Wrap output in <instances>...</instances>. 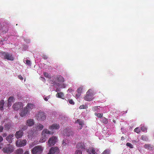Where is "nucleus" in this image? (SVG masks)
I'll use <instances>...</instances> for the list:
<instances>
[{"label": "nucleus", "instance_id": "e433bc0d", "mask_svg": "<svg viewBox=\"0 0 154 154\" xmlns=\"http://www.w3.org/2000/svg\"><path fill=\"white\" fill-rule=\"evenodd\" d=\"M110 150L109 149H106L104 150L102 154H109Z\"/></svg>", "mask_w": 154, "mask_h": 154}, {"label": "nucleus", "instance_id": "aec40b11", "mask_svg": "<svg viewBox=\"0 0 154 154\" xmlns=\"http://www.w3.org/2000/svg\"><path fill=\"white\" fill-rule=\"evenodd\" d=\"M77 147L79 149H85V146L84 143H78L77 145Z\"/></svg>", "mask_w": 154, "mask_h": 154}, {"label": "nucleus", "instance_id": "4468645a", "mask_svg": "<svg viewBox=\"0 0 154 154\" xmlns=\"http://www.w3.org/2000/svg\"><path fill=\"white\" fill-rule=\"evenodd\" d=\"M36 132L35 131L33 130V129H32L31 130L28 131V137L29 139H32L34 135V133Z\"/></svg>", "mask_w": 154, "mask_h": 154}, {"label": "nucleus", "instance_id": "2eb2a0df", "mask_svg": "<svg viewBox=\"0 0 154 154\" xmlns=\"http://www.w3.org/2000/svg\"><path fill=\"white\" fill-rule=\"evenodd\" d=\"M75 123L78 124L80 126L79 128V129L81 130L82 128V126L84 125V122L83 121L80 119H77L75 121Z\"/></svg>", "mask_w": 154, "mask_h": 154}, {"label": "nucleus", "instance_id": "864d4df0", "mask_svg": "<svg viewBox=\"0 0 154 154\" xmlns=\"http://www.w3.org/2000/svg\"><path fill=\"white\" fill-rule=\"evenodd\" d=\"M3 138H2V137L0 136V142H2L3 140Z\"/></svg>", "mask_w": 154, "mask_h": 154}, {"label": "nucleus", "instance_id": "9b49d317", "mask_svg": "<svg viewBox=\"0 0 154 154\" xmlns=\"http://www.w3.org/2000/svg\"><path fill=\"white\" fill-rule=\"evenodd\" d=\"M23 106V104L22 102H18L15 103L13 106V108L15 110H17L21 107Z\"/></svg>", "mask_w": 154, "mask_h": 154}, {"label": "nucleus", "instance_id": "c9c22d12", "mask_svg": "<svg viewBox=\"0 0 154 154\" xmlns=\"http://www.w3.org/2000/svg\"><path fill=\"white\" fill-rule=\"evenodd\" d=\"M14 99V98L13 97H10L8 99V102L11 103L13 102Z\"/></svg>", "mask_w": 154, "mask_h": 154}, {"label": "nucleus", "instance_id": "052dcab7", "mask_svg": "<svg viewBox=\"0 0 154 154\" xmlns=\"http://www.w3.org/2000/svg\"><path fill=\"white\" fill-rule=\"evenodd\" d=\"M42 78L45 80V79L44 78Z\"/></svg>", "mask_w": 154, "mask_h": 154}, {"label": "nucleus", "instance_id": "6e6552de", "mask_svg": "<svg viewBox=\"0 0 154 154\" xmlns=\"http://www.w3.org/2000/svg\"><path fill=\"white\" fill-rule=\"evenodd\" d=\"M59 152V149L58 147H53L50 149L47 154H58Z\"/></svg>", "mask_w": 154, "mask_h": 154}, {"label": "nucleus", "instance_id": "79ce46f5", "mask_svg": "<svg viewBox=\"0 0 154 154\" xmlns=\"http://www.w3.org/2000/svg\"><path fill=\"white\" fill-rule=\"evenodd\" d=\"M68 101L69 103L72 105H74L75 103L73 101L72 99H69L68 100Z\"/></svg>", "mask_w": 154, "mask_h": 154}, {"label": "nucleus", "instance_id": "2f4dec72", "mask_svg": "<svg viewBox=\"0 0 154 154\" xmlns=\"http://www.w3.org/2000/svg\"><path fill=\"white\" fill-rule=\"evenodd\" d=\"M94 114L95 116H97L99 118H101V117H102L103 116V114L102 113H95Z\"/></svg>", "mask_w": 154, "mask_h": 154}, {"label": "nucleus", "instance_id": "f257e3e1", "mask_svg": "<svg viewBox=\"0 0 154 154\" xmlns=\"http://www.w3.org/2000/svg\"><path fill=\"white\" fill-rule=\"evenodd\" d=\"M51 79H50L49 81L53 85H55L62 88H64L66 87L65 84H62H62H61L58 83H63L64 82V79L62 76L60 75H54L52 76Z\"/></svg>", "mask_w": 154, "mask_h": 154}, {"label": "nucleus", "instance_id": "f704fd0d", "mask_svg": "<svg viewBox=\"0 0 154 154\" xmlns=\"http://www.w3.org/2000/svg\"><path fill=\"white\" fill-rule=\"evenodd\" d=\"M102 119L103 120H102V122L104 124H107V123L108 120L107 119L104 117Z\"/></svg>", "mask_w": 154, "mask_h": 154}, {"label": "nucleus", "instance_id": "dca6fc26", "mask_svg": "<svg viewBox=\"0 0 154 154\" xmlns=\"http://www.w3.org/2000/svg\"><path fill=\"white\" fill-rule=\"evenodd\" d=\"M34 124V120L32 119H29L27 120L26 122V125H27L31 126L33 125Z\"/></svg>", "mask_w": 154, "mask_h": 154}, {"label": "nucleus", "instance_id": "58836bf2", "mask_svg": "<svg viewBox=\"0 0 154 154\" xmlns=\"http://www.w3.org/2000/svg\"><path fill=\"white\" fill-rule=\"evenodd\" d=\"M27 128L28 127L26 125H23L22 127V130L25 131L27 129Z\"/></svg>", "mask_w": 154, "mask_h": 154}, {"label": "nucleus", "instance_id": "f03ea898", "mask_svg": "<svg viewBox=\"0 0 154 154\" xmlns=\"http://www.w3.org/2000/svg\"><path fill=\"white\" fill-rule=\"evenodd\" d=\"M14 150V147L10 144H7L2 149V151L8 154L12 152Z\"/></svg>", "mask_w": 154, "mask_h": 154}, {"label": "nucleus", "instance_id": "c756f323", "mask_svg": "<svg viewBox=\"0 0 154 154\" xmlns=\"http://www.w3.org/2000/svg\"><path fill=\"white\" fill-rule=\"evenodd\" d=\"M82 89L83 88L82 87H80L77 89L76 91L79 94H81L82 93Z\"/></svg>", "mask_w": 154, "mask_h": 154}, {"label": "nucleus", "instance_id": "72a5a7b5", "mask_svg": "<svg viewBox=\"0 0 154 154\" xmlns=\"http://www.w3.org/2000/svg\"><path fill=\"white\" fill-rule=\"evenodd\" d=\"M99 107V106H95L93 108V110L94 111H97V112H99L100 109L98 107Z\"/></svg>", "mask_w": 154, "mask_h": 154}, {"label": "nucleus", "instance_id": "b1692460", "mask_svg": "<svg viewBox=\"0 0 154 154\" xmlns=\"http://www.w3.org/2000/svg\"><path fill=\"white\" fill-rule=\"evenodd\" d=\"M6 29H5L4 28V27H2V25L1 24V23L0 22V30H2L3 31L6 32L8 31V26H7L6 27Z\"/></svg>", "mask_w": 154, "mask_h": 154}, {"label": "nucleus", "instance_id": "ddd939ff", "mask_svg": "<svg viewBox=\"0 0 154 154\" xmlns=\"http://www.w3.org/2000/svg\"><path fill=\"white\" fill-rule=\"evenodd\" d=\"M28 110L26 107L24 108L23 109L21 110L20 113V115L22 117H23L26 116L29 112Z\"/></svg>", "mask_w": 154, "mask_h": 154}, {"label": "nucleus", "instance_id": "7ed1b4c3", "mask_svg": "<svg viewBox=\"0 0 154 154\" xmlns=\"http://www.w3.org/2000/svg\"><path fill=\"white\" fill-rule=\"evenodd\" d=\"M94 98L92 91L91 89H89L87 91L86 94L84 97V99L85 100L90 101L92 100Z\"/></svg>", "mask_w": 154, "mask_h": 154}, {"label": "nucleus", "instance_id": "412c9836", "mask_svg": "<svg viewBox=\"0 0 154 154\" xmlns=\"http://www.w3.org/2000/svg\"><path fill=\"white\" fill-rule=\"evenodd\" d=\"M34 106L33 104L29 103L27 104L26 107L28 110H29H29H31L33 109Z\"/></svg>", "mask_w": 154, "mask_h": 154}, {"label": "nucleus", "instance_id": "1a4fd4ad", "mask_svg": "<svg viewBox=\"0 0 154 154\" xmlns=\"http://www.w3.org/2000/svg\"><path fill=\"white\" fill-rule=\"evenodd\" d=\"M26 141L25 139L18 140L16 142V146L18 147L23 146L26 145Z\"/></svg>", "mask_w": 154, "mask_h": 154}, {"label": "nucleus", "instance_id": "49530a36", "mask_svg": "<svg viewBox=\"0 0 154 154\" xmlns=\"http://www.w3.org/2000/svg\"><path fill=\"white\" fill-rule=\"evenodd\" d=\"M66 140H63L62 143V144L63 146H66L67 145L66 143Z\"/></svg>", "mask_w": 154, "mask_h": 154}, {"label": "nucleus", "instance_id": "473e14b6", "mask_svg": "<svg viewBox=\"0 0 154 154\" xmlns=\"http://www.w3.org/2000/svg\"><path fill=\"white\" fill-rule=\"evenodd\" d=\"M11 126L10 124H7L5 125V128L7 130H8L10 129Z\"/></svg>", "mask_w": 154, "mask_h": 154}, {"label": "nucleus", "instance_id": "0eeeda50", "mask_svg": "<svg viewBox=\"0 0 154 154\" xmlns=\"http://www.w3.org/2000/svg\"><path fill=\"white\" fill-rule=\"evenodd\" d=\"M57 138L53 136L51 137L48 141V145L49 146H52L54 145L56 143Z\"/></svg>", "mask_w": 154, "mask_h": 154}, {"label": "nucleus", "instance_id": "c85d7f7f", "mask_svg": "<svg viewBox=\"0 0 154 154\" xmlns=\"http://www.w3.org/2000/svg\"><path fill=\"white\" fill-rule=\"evenodd\" d=\"M141 139L144 141H147L148 140V138L146 136L142 135L141 136Z\"/></svg>", "mask_w": 154, "mask_h": 154}, {"label": "nucleus", "instance_id": "4c0bfd02", "mask_svg": "<svg viewBox=\"0 0 154 154\" xmlns=\"http://www.w3.org/2000/svg\"><path fill=\"white\" fill-rule=\"evenodd\" d=\"M134 131L137 133H139L140 131V129L138 128H136L134 130Z\"/></svg>", "mask_w": 154, "mask_h": 154}, {"label": "nucleus", "instance_id": "a211bd4d", "mask_svg": "<svg viewBox=\"0 0 154 154\" xmlns=\"http://www.w3.org/2000/svg\"><path fill=\"white\" fill-rule=\"evenodd\" d=\"M13 134H9L8 136L6 138V139L7 141L9 143H11L12 142V140L13 139V138L14 137Z\"/></svg>", "mask_w": 154, "mask_h": 154}, {"label": "nucleus", "instance_id": "680f3d73", "mask_svg": "<svg viewBox=\"0 0 154 154\" xmlns=\"http://www.w3.org/2000/svg\"><path fill=\"white\" fill-rule=\"evenodd\" d=\"M3 41H4V40H1V41L0 42V43L1 44V42H3Z\"/></svg>", "mask_w": 154, "mask_h": 154}, {"label": "nucleus", "instance_id": "5701e85b", "mask_svg": "<svg viewBox=\"0 0 154 154\" xmlns=\"http://www.w3.org/2000/svg\"><path fill=\"white\" fill-rule=\"evenodd\" d=\"M5 103L4 100H2L0 101V109L2 111L3 110Z\"/></svg>", "mask_w": 154, "mask_h": 154}, {"label": "nucleus", "instance_id": "7c9ffc66", "mask_svg": "<svg viewBox=\"0 0 154 154\" xmlns=\"http://www.w3.org/2000/svg\"><path fill=\"white\" fill-rule=\"evenodd\" d=\"M140 129L143 131L146 132L147 128L144 126H141L140 128Z\"/></svg>", "mask_w": 154, "mask_h": 154}, {"label": "nucleus", "instance_id": "5fc2aeb1", "mask_svg": "<svg viewBox=\"0 0 154 154\" xmlns=\"http://www.w3.org/2000/svg\"><path fill=\"white\" fill-rule=\"evenodd\" d=\"M80 94H76L75 95V97H77V98H79L80 95Z\"/></svg>", "mask_w": 154, "mask_h": 154}, {"label": "nucleus", "instance_id": "a878e982", "mask_svg": "<svg viewBox=\"0 0 154 154\" xmlns=\"http://www.w3.org/2000/svg\"><path fill=\"white\" fill-rule=\"evenodd\" d=\"M144 148L148 150H151L152 149V147H151V145L149 144H145L144 145Z\"/></svg>", "mask_w": 154, "mask_h": 154}, {"label": "nucleus", "instance_id": "6ab92c4d", "mask_svg": "<svg viewBox=\"0 0 154 154\" xmlns=\"http://www.w3.org/2000/svg\"><path fill=\"white\" fill-rule=\"evenodd\" d=\"M46 134H51V132L47 129H44L42 133V136L46 135Z\"/></svg>", "mask_w": 154, "mask_h": 154}, {"label": "nucleus", "instance_id": "f8f14e48", "mask_svg": "<svg viewBox=\"0 0 154 154\" xmlns=\"http://www.w3.org/2000/svg\"><path fill=\"white\" fill-rule=\"evenodd\" d=\"M60 127L59 124L55 123L52 124L49 127V129L51 131L58 129Z\"/></svg>", "mask_w": 154, "mask_h": 154}, {"label": "nucleus", "instance_id": "8fccbe9b", "mask_svg": "<svg viewBox=\"0 0 154 154\" xmlns=\"http://www.w3.org/2000/svg\"><path fill=\"white\" fill-rule=\"evenodd\" d=\"M42 58L45 60H46L48 58V57L46 55H43Z\"/></svg>", "mask_w": 154, "mask_h": 154}, {"label": "nucleus", "instance_id": "4d7b16f0", "mask_svg": "<svg viewBox=\"0 0 154 154\" xmlns=\"http://www.w3.org/2000/svg\"><path fill=\"white\" fill-rule=\"evenodd\" d=\"M24 154H29V152H28V151H26L24 153Z\"/></svg>", "mask_w": 154, "mask_h": 154}, {"label": "nucleus", "instance_id": "6e6d98bb", "mask_svg": "<svg viewBox=\"0 0 154 154\" xmlns=\"http://www.w3.org/2000/svg\"><path fill=\"white\" fill-rule=\"evenodd\" d=\"M8 106H11V103L8 102Z\"/></svg>", "mask_w": 154, "mask_h": 154}, {"label": "nucleus", "instance_id": "603ef678", "mask_svg": "<svg viewBox=\"0 0 154 154\" xmlns=\"http://www.w3.org/2000/svg\"><path fill=\"white\" fill-rule=\"evenodd\" d=\"M7 134L6 133H4L2 134V136L3 137H5L7 136Z\"/></svg>", "mask_w": 154, "mask_h": 154}, {"label": "nucleus", "instance_id": "f3484780", "mask_svg": "<svg viewBox=\"0 0 154 154\" xmlns=\"http://www.w3.org/2000/svg\"><path fill=\"white\" fill-rule=\"evenodd\" d=\"M23 132L21 131L16 132L15 134L16 137L17 139L21 138L23 136Z\"/></svg>", "mask_w": 154, "mask_h": 154}, {"label": "nucleus", "instance_id": "13d9d810", "mask_svg": "<svg viewBox=\"0 0 154 154\" xmlns=\"http://www.w3.org/2000/svg\"><path fill=\"white\" fill-rule=\"evenodd\" d=\"M124 139V137H121V139H122V140H123V139Z\"/></svg>", "mask_w": 154, "mask_h": 154}, {"label": "nucleus", "instance_id": "bf43d9fd", "mask_svg": "<svg viewBox=\"0 0 154 154\" xmlns=\"http://www.w3.org/2000/svg\"><path fill=\"white\" fill-rule=\"evenodd\" d=\"M133 143H134H134H135V142H136V141H135V140H134V141H133Z\"/></svg>", "mask_w": 154, "mask_h": 154}, {"label": "nucleus", "instance_id": "3c124183", "mask_svg": "<svg viewBox=\"0 0 154 154\" xmlns=\"http://www.w3.org/2000/svg\"><path fill=\"white\" fill-rule=\"evenodd\" d=\"M3 130V127L2 126H0V132H2Z\"/></svg>", "mask_w": 154, "mask_h": 154}, {"label": "nucleus", "instance_id": "a19ab883", "mask_svg": "<svg viewBox=\"0 0 154 154\" xmlns=\"http://www.w3.org/2000/svg\"><path fill=\"white\" fill-rule=\"evenodd\" d=\"M127 146H129L130 148H133V146L132 144L129 143H127L126 144Z\"/></svg>", "mask_w": 154, "mask_h": 154}, {"label": "nucleus", "instance_id": "37998d69", "mask_svg": "<svg viewBox=\"0 0 154 154\" xmlns=\"http://www.w3.org/2000/svg\"><path fill=\"white\" fill-rule=\"evenodd\" d=\"M75 154H82V152L81 151L78 150L76 151Z\"/></svg>", "mask_w": 154, "mask_h": 154}, {"label": "nucleus", "instance_id": "0e129e2a", "mask_svg": "<svg viewBox=\"0 0 154 154\" xmlns=\"http://www.w3.org/2000/svg\"><path fill=\"white\" fill-rule=\"evenodd\" d=\"M113 121L114 122H115V121H114V120H113Z\"/></svg>", "mask_w": 154, "mask_h": 154}, {"label": "nucleus", "instance_id": "09e8293b", "mask_svg": "<svg viewBox=\"0 0 154 154\" xmlns=\"http://www.w3.org/2000/svg\"><path fill=\"white\" fill-rule=\"evenodd\" d=\"M18 78L19 79H20L21 80H23V77L21 75H19L18 76Z\"/></svg>", "mask_w": 154, "mask_h": 154}, {"label": "nucleus", "instance_id": "a18cd8bd", "mask_svg": "<svg viewBox=\"0 0 154 154\" xmlns=\"http://www.w3.org/2000/svg\"><path fill=\"white\" fill-rule=\"evenodd\" d=\"M91 152L92 154H97L95 152V149L94 148H92L91 150Z\"/></svg>", "mask_w": 154, "mask_h": 154}, {"label": "nucleus", "instance_id": "c03bdc74", "mask_svg": "<svg viewBox=\"0 0 154 154\" xmlns=\"http://www.w3.org/2000/svg\"><path fill=\"white\" fill-rule=\"evenodd\" d=\"M50 98V96H48L47 97H45V96H44V100L47 101L48 100V99Z\"/></svg>", "mask_w": 154, "mask_h": 154}, {"label": "nucleus", "instance_id": "bb28decb", "mask_svg": "<svg viewBox=\"0 0 154 154\" xmlns=\"http://www.w3.org/2000/svg\"><path fill=\"white\" fill-rule=\"evenodd\" d=\"M23 152V149L21 148H19L16 150V153L17 154H22Z\"/></svg>", "mask_w": 154, "mask_h": 154}, {"label": "nucleus", "instance_id": "39448f33", "mask_svg": "<svg viewBox=\"0 0 154 154\" xmlns=\"http://www.w3.org/2000/svg\"><path fill=\"white\" fill-rule=\"evenodd\" d=\"M43 150V148L40 145L37 146L32 148L31 152L32 154H40Z\"/></svg>", "mask_w": 154, "mask_h": 154}, {"label": "nucleus", "instance_id": "393cba45", "mask_svg": "<svg viewBox=\"0 0 154 154\" xmlns=\"http://www.w3.org/2000/svg\"><path fill=\"white\" fill-rule=\"evenodd\" d=\"M42 137L41 138L40 142H44L46 141L47 139L46 135L42 136Z\"/></svg>", "mask_w": 154, "mask_h": 154}, {"label": "nucleus", "instance_id": "20e7f679", "mask_svg": "<svg viewBox=\"0 0 154 154\" xmlns=\"http://www.w3.org/2000/svg\"><path fill=\"white\" fill-rule=\"evenodd\" d=\"M36 119L38 121H44L46 118L45 112L42 111H39L36 115Z\"/></svg>", "mask_w": 154, "mask_h": 154}, {"label": "nucleus", "instance_id": "de8ad7c7", "mask_svg": "<svg viewBox=\"0 0 154 154\" xmlns=\"http://www.w3.org/2000/svg\"><path fill=\"white\" fill-rule=\"evenodd\" d=\"M26 64L28 65H30V64H31L30 61L29 60H26Z\"/></svg>", "mask_w": 154, "mask_h": 154}, {"label": "nucleus", "instance_id": "ea45409f", "mask_svg": "<svg viewBox=\"0 0 154 154\" xmlns=\"http://www.w3.org/2000/svg\"><path fill=\"white\" fill-rule=\"evenodd\" d=\"M87 108V106L84 105H81L80 106L79 108L80 109H86Z\"/></svg>", "mask_w": 154, "mask_h": 154}, {"label": "nucleus", "instance_id": "cd10ccee", "mask_svg": "<svg viewBox=\"0 0 154 154\" xmlns=\"http://www.w3.org/2000/svg\"><path fill=\"white\" fill-rule=\"evenodd\" d=\"M43 74L45 77L46 78H47L50 79L51 78V75H49L48 73H47L45 72H44Z\"/></svg>", "mask_w": 154, "mask_h": 154}, {"label": "nucleus", "instance_id": "e2e57ef3", "mask_svg": "<svg viewBox=\"0 0 154 154\" xmlns=\"http://www.w3.org/2000/svg\"><path fill=\"white\" fill-rule=\"evenodd\" d=\"M1 145H0V149H1Z\"/></svg>", "mask_w": 154, "mask_h": 154}, {"label": "nucleus", "instance_id": "9d476101", "mask_svg": "<svg viewBox=\"0 0 154 154\" xmlns=\"http://www.w3.org/2000/svg\"><path fill=\"white\" fill-rule=\"evenodd\" d=\"M44 128V126L41 124L39 123L35 124L33 127V129L35 132L41 131Z\"/></svg>", "mask_w": 154, "mask_h": 154}, {"label": "nucleus", "instance_id": "423d86ee", "mask_svg": "<svg viewBox=\"0 0 154 154\" xmlns=\"http://www.w3.org/2000/svg\"><path fill=\"white\" fill-rule=\"evenodd\" d=\"M1 55L4 58L8 60L13 61L14 60V58L12 55L6 52H1Z\"/></svg>", "mask_w": 154, "mask_h": 154}, {"label": "nucleus", "instance_id": "4be33fe9", "mask_svg": "<svg viewBox=\"0 0 154 154\" xmlns=\"http://www.w3.org/2000/svg\"><path fill=\"white\" fill-rule=\"evenodd\" d=\"M56 97L58 98H61L63 99H64V94L62 92L58 93L56 95Z\"/></svg>", "mask_w": 154, "mask_h": 154}]
</instances>
